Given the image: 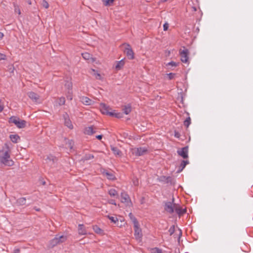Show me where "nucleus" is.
Here are the masks:
<instances>
[{"label":"nucleus","mask_w":253,"mask_h":253,"mask_svg":"<svg viewBox=\"0 0 253 253\" xmlns=\"http://www.w3.org/2000/svg\"><path fill=\"white\" fill-rule=\"evenodd\" d=\"M10 147L7 143H5L0 151V162L5 166H12L14 162L10 159Z\"/></svg>","instance_id":"nucleus-1"},{"label":"nucleus","mask_w":253,"mask_h":253,"mask_svg":"<svg viewBox=\"0 0 253 253\" xmlns=\"http://www.w3.org/2000/svg\"><path fill=\"white\" fill-rule=\"evenodd\" d=\"M100 110L103 114L109 115L110 116H114L117 118H121L123 117V114L121 113L116 112L115 111H112L109 106H107L104 103L100 104Z\"/></svg>","instance_id":"nucleus-2"},{"label":"nucleus","mask_w":253,"mask_h":253,"mask_svg":"<svg viewBox=\"0 0 253 253\" xmlns=\"http://www.w3.org/2000/svg\"><path fill=\"white\" fill-rule=\"evenodd\" d=\"M9 122L14 124L18 128H23L26 127L27 122L25 120H21L18 117L12 116L9 118Z\"/></svg>","instance_id":"nucleus-3"},{"label":"nucleus","mask_w":253,"mask_h":253,"mask_svg":"<svg viewBox=\"0 0 253 253\" xmlns=\"http://www.w3.org/2000/svg\"><path fill=\"white\" fill-rule=\"evenodd\" d=\"M67 240V237L64 235H56L55 237L51 240L49 244L50 248H53L55 246L63 243Z\"/></svg>","instance_id":"nucleus-4"},{"label":"nucleus","mask_w":253,"mask_h":253,"mask_svg":"<svg viewBox=\"0 0 253 253\" xmlns=\"http://www.w3.org/2000/svg\"><path fill=\"white\" fill-rule=\"evenodd\" d=\"M148 151L146 147H140L139 148H132L130 149L131 154L135 156H140L145 154Z\"/></svg>","instance_id":"nucleus-5"},{"label":"nucleus","mask_w":253,"mask_h":253,"mask_svg":"<svg viewBox=\"0 0 253 253\" xmlns=\"http://www.w3.org/2000/svg\"><path fill=\"white\" fill-rule=\"evenodd\" d=\"M133 222L134 228V236L137 240H139L142 236L141 229L139 227V223L135 218H133Z\"/></svg>","instance_id":"nucleus-6"},{"label":"nucleus","mask_w":253,"mask_h":253,"mask_svg":"<svg viewBox=\"0 0 253 253\" xmlns=\"http://www.w3.org/2000/svg\"><path fill=\"white\" fill-rule=\"evenodd\" d=\"M124 52L126 54L127 58L129 59H133L134 58V52L128 44H125Z\"/></svg>","instance_id":"nucleus-7"},{"label":"nucleus","mask_w":253,"mask_h":253,"mask_svg":"<svg viewBox=\"0 0 253 253\" xmlns=\"http://www.w3.org/2000/svg\"><path fill=\"white\" fill-rule=\"evenodd\" d=\"M179 53L181 56V61L183 63H187L188 60V50L187 49L184 48L183 49L180 50Z\"/></svg>","instance_id":"nucleus-8"},{"label":"nucleus","mask_w":253,"mask_h":253,"mask_svg":"<svg viewBox=\"0 0 253 253\" xmlns=\"http://www.w3.org/2000/svg\"><path fill=\"white\" fill-rule=\"evenodd\" d=\"M175 204L171 202H168L166 203L165 206V210L169 213H172L174 211V207Z\"/></svg>","instance_id":"nucleus-9"},{"label":"nucleus","mask_w":253,"mask_h":253,"mask_svg":"<svg viewBox=\"0 0 253 253\" xmlns=\"http://www.w3.org/2000/svg\"><path fill=\"white\" fill-rule=\"evenodd\" d=\"M188 147H185L182 148L181 150L177 151L178 155L181 156L183 158L185 159L188 157Z\"/></svg>","instance_id":"nucleus-10"},{"label":"nucleus","mask_w":253,"mask_h":253,"mask_svg":"<svg viewBox=\"0 0 253 253\" xmlns=\"http://www.w3.org/2000/svg\"><path fill=\"white\" fill-rule=\"evenodd\" d=\"M78 231L79 234L81 235H85L87 234L86 228L83 224L78 225Z\"/></svg>","instance_id":"nucleus-11"},{"label":"nucleus","mask_w":253,"mask_h":253,"mask_svg":"<svg viewBox=\"0 0 253 253\" xmlns=\"http://www.w3.org/2000/svg\"><path fill=\"white\" fill-rule=\"evenodd\" d=\"M28 96L33 101L36 103H40V96L37 93L34 92H30L28 93Z\"/></svg>","instance_id":"nucleus-12"},{"label":"nucleus","mask_w":253,"mask_h":253,"mask_svg":"<svg viewBox=\"0 0 253 253\" xmlns=\"http://www.w3.org/2000/svg\"><path fill=\"white\" fill-rule=\"evenodd\" d=\"M82 55L84 59L88 61L89 62L92 63L95 61V59L93 58L92 55L88 52L83 53Z\"/></svg>","instance_id":"nucleus-13"},{"label":"nucleus","mask_w":253,"mask_h":253,"mask_svg":"<svg viewBox=\"0 0 253 253\" xmlns=\"http://www.w3.org/2000/svg\"><path fill=\"white\" fill-rule=\"evenodd\" d=\"M121 201L122 203H129L130 202L129 197L127 194L125 193H122L121 195Z\"/></svg>","instance_id":"nucleus-14"},{"label":"nucleus","mask_w":253,"mask_h":253,"mask_svg":"<svg viewBox=\"0 0 253 253\" xmlns=\"http://www.w3.org/2000/svg\"><path fill=\"white\" fill-rule=\"evenodd\" d=\"M45 161L46 164L50 166H52V165L56 161V159L54 157L50 155L47 157L45 159Z\"/></svg>","instance_id":"nucleus-15"},{"label":"nucleus","mask_w":253,"mask_h":253,"mask_svg":"<svg viewBox=\"0 0 253 253\" xmlns=\"http://www.w3.org/2000/svg\"><path fill=\"white\" fill-rule=\"evenodd\" d=\"M10 140L14 143H17L20 140V136L16 134H10L9 135Z\"/></svg>","instance_id":"nucleus-16"},{"label":"nucleus","mask_w":253,"mask_h":253,"mask_svg":"<svg viewBox=\"0 0 253 253\" xmlns=\"http://www.w3.org/2000/svg\"><path fill=\"white\" fill-rule=\"evenodd\" d=\"M174 211L179 215L183 214L186 212L185 209H183L179 205H175L174 207Z\"/></svg>","instance_id":"nucleus-17"},{"label":"nucleus","mask_w":253,"mask_h":253,"mask_svg":"<svg viewBox=\"0 0 253 253\" xmlns=\"http://www.w3.org/2000/svg\"><path fill=\"white\" fill-rule=\"evenodd\" d=\"M81 101L84 104L86 105H91L92 103V101L85 96H83L81 98Z\"/></svg>","instance_id":"nucleus-18"},{"label":"nucleus","mask_w":253,"mask_h":253,"mask_svg":"<svg viewBox=\"0 0 253 253\" xmlns=\"http://www.w3.org/2000/svg\"><path fill=\"white\" fill-rule=\"evenodd\" d=\"M125 65V61L123 60H121L119 61H117L115 65V69L117 70H121Z\"/></svg>","instance_id":"nucleus-19"},{"label":"nucleus","mask_w":253,"mask_h":253,"mask_svg":"<svg viewBox=\"0 0 253 253\" xmlns=\"http://www.w3.org/2000/svg\"><path fill=\"white\" fill-rule=\"evenodd\" d=\"M90 74L93 75L96 79L97 80H101L102 77L101 75L94 69H92L90 71Z\"/></svg>","instance_id":"nucleus-20"},{"label":"nucleus","mask_w":253,"mask_h":253,"mask_svg":"<svg viewBox=\"0 0 253 253\" xmlns=\"http://www.w3.org/2000/svg\"><path fill=\"white\" fill-rule=\"evenodd\" d=\"M95 131L94 130V127L93 126L86 127L84 130L85 133L88 135L92 134L95 133Z\"/></svg>","instance_id":"nucleus-21"},{"label":"nucleus","mask_w":253,"mask_h":253,"mask_svg":"<svg viewBox=\"0 0 253 253\" xmlns=\"http://www.w3.org/2000/svg\"><path fill=\"white\" fill-rule=\"evenodd\" d=\"M92 228L93 231L97 234H100V235H103V231L97 225H93L92 226Z\"/></svg>","instance_id":"nucleus-22"},{"label":"nucleus","mask_w":253,"mask_h":253,"mask_svg":"<svg viewBox=\"0 0 253 253\" xmlns=\"http://www.w3.org/2000/svg\"><path fill=\"white\" fill-rule=\"evenodd\" d=\"M111 150L113 152L114 155H115L116 156H120L121 155L122 153L121 151L117 147L114 146H111Z\"/></svg>","instance_id":"nucleus-23"},{"label":"nucleus","mask_w":253,"mask_h":253,"mask_svg":"<svg viewBox=\"0 0 253 253\" xmlns=\"http://www.w3.org/2000/svg\"><path fill=\"white\" fill-rule=\"evenodd\" d=\"M66 141V147L67 148L72 149L74 146V142L72 140H67Z\"/></svg>","instance_id":"nucleus-24"},{"label":"nucleus","mask_w":253,"mask_h":253,"mask_svg":"<svg viewBox=\"0 0 253 253\" xmlns=\"http://www.w3.org/2000/svg\"><path fill=\"white\" fill-rule=\"evenodd\" d=\"M188 163L189 162L188 161H182L179 167V169H178V172H181Z\"/></svg>","instance_id":"nucleus-25"},{"label":"nucleus","mask_w":253,"mask_h":253,"mask_svg":"<svg viewBox=\"0 0 253 253\" xmlns=\"http://www.w3.org/2000/svg\"><path fill=\"white\" fill-rule=\"evenodd\" d=\"M107 217L113 223L117 224L118 226H119L118 222V219L116 216H112L108 215Z\"/></svg>","instance_id":"nucleus-26"},{"label":"nucleus","mask_w":253,"mask_h":253,"mask_svg":"<svg viewBox=\"0 0 253 253\" xmlns=\"http://www.w3.org/2000/svg\"><path fill=\"white\" fill-rule=\"evenodd\" d=\"M104 174L106 176V177L109 180L115 179V175L112 173H109L108 172H104Z\"/></svg>","instance_id":"nucleus-27"},{"label":"nucleus","mask_w":253,"mask_h":253,"mask_svg":"<svg viewBox=\"0 0 253 253\" xmlns=\"http://www.w3.org/2000/svg\"><path fill=\"white\" fill-rule=\"evenodd\" d=\"M65 125L70 129H72L73 128V126L71 121L68 119H65Z\"/></svg>","instance_id":"nucleus-28"},{"label":"nucleus","mask_w":253,"mask_h":253,"mask_svg":"<svg viewBox=\"0 0 253 253\" xmlns=\"http://www.w3.org/2000/svg\"><path fill=\"white\" fill-rule=\"evenodd\" d=\"M123 110L125 114L128 115L131 112V106L129 105L125 106L123 109Z\"/></svg>","instance_id":"nucleus-29"},{"label":"nucleus","mask_w":253,"mask_h":253,"mask_svg":"<svg viewBox=\"0 0 253 253\" xmlns=\"http://www.w3.org/2000/svg\"><path fill=\"white\" fill-rule=\"evenodd\" d=\"M108 193L111 197H116L118 195L117 191L114 189H110Z\"/></svg>","instance_id":"nucleus-30"},{"label":"nucleus","mask_w":253,"mask_h":253,"mask_svg":"<svg viewBox=\"0 0 253 253\" xmlns=\"http://www.w3.org/2000/svg\"><path fill=\"white\" fill-rule=\"evenodd\" d=\"M65 99L63 97H60L57 100V103L59 105H63L65 104Z\"/></svg>","instance_id":"nucleus-31"},{"label":"nucleus","mask_w":253,"mask_h":253,"mask_svg":"<svg viewBox=\"0 0 253 253\" xmlns=\"http://www.w3.org/2000/svg\"><path fill=\"white\" fill-rule=\"evenodd\" d=\"M26 198L23 197L18 199L17 201V203L20 205H25L26 204Z\"/></svg>","instance_id":"nucleus-32"},{"label":"nucleus","mask_w":253,"mask_h":253,"mask_svg":"<svg viewBox=\"0 0 253 253\" xmlns=\"http://www.w3.org/2000/svg\"><path fill=\"white\" fill-rule=\"evenodd\" d=\"M104 4L106 6L110 5L114 2V0H101Z\"/></svg>","instance_id":"nucleus-33"},{"label":"nucleus","mask_w":253,"mask_h":253,"mask_svg":"<svg viewBox=\"0 0 253 253\" xmlns=\"http://www.w3.org/2000/svg\"><path fill=\"white\" fill-rule=\"evenodd\" d=\"M65 87L68 89V90H72V84L70 82H67L65 84Z\"/></svg>","instance_id":"nucleus-34"},{"label":"nucleus","mask_w":253,"mask_h":253,"mask_svg":"<svg viewBox=\"0 0 253 253\" xmlns=\"http://www.w3.org/2000/svg\"><path fill=\"white\" fill-rule=\"evenodd\" d=\"M191 124V119L190 117L187 118L184 122V125L188 127Z\"/></svg>","instance_id":"nucleus-35"},{"label":"nucleus","mask_w":253,"mask_h":253,"mask_svg":"<svg viewBox=\"0 0 253 253\" xmlns=\"http://www.w3.org/2000/svg\"><path fill=\"white\" fill-rule=\"evenodd\" d=\"M66 97L68 99L71 100L73 98L72 96V90H68L67 93L66 94Z\"/></svg>","instance_id":"nucleus-36"},{"label":"nucleus","mask_w":253,"mask_h":253,"mask_svg":"<svg viewBox=\"0 0 253 253\" xmlns=\"http://www.w3.org/2000/svg\"><path fill=\"white\" fill-rule=\"evenodd\" d=\"M151 253H163L162 250L158 248H155L151 250Z\"/></svg>","instance_id":"nucleus-37"},{"label":"nucleus","mask_w":253,"mask_h":253,"mask_svg":"<svg viewBox=\"0 0 253 253\" xmlns=\"http://www.w3.org/2000/svg\"><path fill=\"white\" fill-rule=\"evenodd\" d=\"M14 11L15 13H17L18 15L21 14V11L18 5H14Z\"/></svg>","instance_id":"nucleus-38"},{"label":"nucleus","mask_w":253,"mask_h":253,"mask_svg":"<svg viewBox=\"0 0 253 253\" xmlns=\"http://www.w3.org/2000/svg\"><path fill=\"white\" fill-rule=\"evenodd\" d=\"M42 5L45 8H48L49 7V4L45 0H42Z\"/></svg>","instance_id":"nucleus-39"},{"label":"nucleus","mask_w":253,"mask_h":253,"mask_svg":"<svg viewBox=\"0 0 253 253\" xmlns=\"http://www.w3.org/2000/svg\"><path fill=\"white\" fill-rule=\"evenodd\" d=\"M167 75L169 80H171L174 78L175 75L174 73H171L168 74Z\"/></svg>","instance_id":"nucleus-40"},{"label":"nucleus","mask_w":253,"mask_h":253,"mask_svg":"<svg viewBox=\"0 0 253 253\" xmlns=\"http://www.w3.org/2000/svg\"><path fill=\"white\" fill-rule=\"evenodd\" d=\"M168 65L176 67L177 66V63L175 62L171 61L168 63Z\"/></svg>","instance_id":"nucleus-41"},{"label":"nucleus","mask_w":253,"mask_h":253,"mask_svg":"<svg viewBox=\"0 0 253 253\" xmlns=\"http://www.w3.org/2000/svg\"><path fill=\"white\" fill-rule=\"evenodd\" d=\"M169 25L168 23H165L164 25H163V27H164V31H167L168 30V28H169Z\"/></svg>","instance_id":"nucleus-42"},{"label":"nucleus","mask_w":253,"mask_h":253,"mask_svg":"<svg viewBox=\"0 0 253 253\" xmlns=\"http://www.w3.org/2000/svg\"><path fill=\"white\" fill-rule=\"evenodd\" d=\"M174 136L176 138H179L180 137V134L178 132L174 131Z\"/></svg>","instance_id":"nucleus-43"},{"label":"nucleus","mask_w":253,"mask_h":253,"mask_svg":"<svg viewBox=\"0 0 253 253\" xmlns=\"http://www.w3.org/2000/svg\"><path fill=\"white\" fill-rule=\"evenodd\" d=\"M6 56L3 54L0 53V60H5Z\"/></svg>","instance_id":"nucleus-44"},{"label":"nucleus","mask_w":253,"mask_h":253,"mask_svg":"<svg viewBox=\"0 0 253 253\" xmlns=\"http://www.w3.org/2000/svg\"><path fill=\"white\" fill-rule=\"evenodd\" d=\"M4 108L3 104L2 103L1 100H0V112H1Z\"/></svg>","instance_id":"nucleus-45"},{"label":"nucleus","mask_w":253,"mask_h":253,"mask_svg":"<svg viewBox=\"0 0 253 253\" xmlns=\"http://www.w3.org/2000/svg\"><path fill=\"white\" fill-rule=\"evenodd\" d=\"M13 253H20V250L18 248L14 249Z\"/></svg>","instance_id":"nucleus-46"},{"label":"nucleus","mask_w":253,"mask_h":253,"mask_svg":"<svg viewBox=\"0 0 253 253\" xmlns=\"http://www.w3.org/2000/svg\"><path fill=\"white\" fill-rule=\"evenodd\" d=\"M109 203L111 204H113V205H116V204L115 201L113 200H110V201H109Z\"/></svg>","instance_id":"nucleus-47"},{"label":"nucleus","mask_w":253,"mask_h":253,"mask_svg":"<svg viewBox=\"0 0 253 253\" xmlns=\"http://www.w3.org/2000/svg\"><path fill=\"white\" fill-rule=\"evenodd\" d=\"M96 138H97L98 139H101L102 138V135H97L96 136Z\"/></svg>","instance_id":"nucleus-48"},{"label":"nucleus","mask_w":253,"mask_h":253,"mask_svg":"<svg viewBox=\"0 0 253 253\" xmlns=\"http://www.w3.org/2000/svg\"><path fill=\"white\" fill-rule=\"evenodd\" d=\"M3 34L1 32H0V40H1L3 37Z\"/></svg>","instance_id":"nucleus-49"},{"label":"nucleus","mask_w":253,"mask_h":253,"mask_svg":"<svg viewBox=\"0 0 253 253\" xmlns=\"http://www.w3.org/2000/svg\"><path fill=\"white\" fill-rule=\"evenodd\" d=\"M138 180H136V181H135V182H134V184H135V185H137V184H138Z\"/></svg>","instance_id":"nucleus-50"},{"label":"nucleus","mask_w":253,"mask_h":253,"mask_svg":"<svg viewBox=\"0 0 253 253\" xmlns=\"http://www.w3.org/2000/svg\"><path fill=\"white\" fill-rule=\"evenodd\" d=\"M28 3H29V4H31V2H30V1H28Z\"/></svg>","instance_id":"nucleus-51"},{"label":"nucleus","mask_w":253,"mask_h":253,"mask_svg":"<svg viewBox=\"0 0 253 253\" xmlns=\"http://www.w3.org/2000/svg\"><path fill=\"white\" fill-rule=\"evenodd\" d=\"M28 3H29V4H31V2H30V1H28Z\"/></svg>","instance_id":"nucleus-52"}]
</instances>
